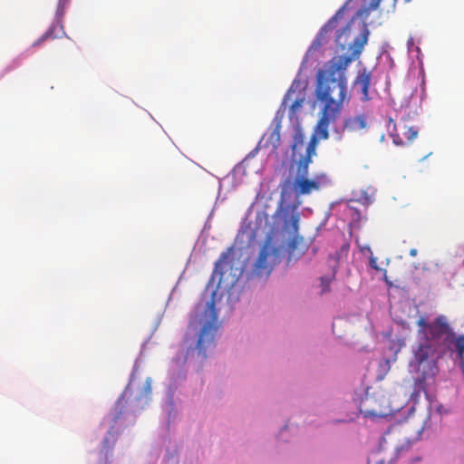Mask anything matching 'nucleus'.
Returning <instances> with one entry per match:
<instances>
[{
    "label": "nucleus",
    "mask_w": 464,
    "mask_h": 464,
    "mask_svg": "<svg viewBox=\"0 0 464 464\" xmlns=\"http://www.w3.org/2000/svg\"><path fill=\"white\" fill-rule=\"evenodd\" d=\"M369 34V29L364 24L361 34L353 43L348 44L347 50L350 53L334 56L327 62L324 69L317 72L314 96L321 105L319 120L306 147L305 155L298 161L296 177L308 175V168L313 156L315 155L318 140L328 139V128L335 124L342 114L343 104L349 102L346 71L349 65L360 57L368 42Z\"/></svg>",
    "instance_id": "obj_1"
},
{
    "label": "nucleus",
    "mask_w": 464,
    "mask_h": 464,
    "mask_svg": "<svg viewBox=\"0 0 464 464\" xmlns=\"http://www.w3.org/2000/svg\"><path fill=\"white\" fill-rule=\"evenodd\" d=\"M418 340L412 346L410 366L420 375L415 380L413 394L426 392L427 386L439 372V360L447 352H456L463 362L464 334L457 335L446 315L440 314L429 321L420 314L416 321Z\"/></svg>",
    "instance_id": "obj_2"
},
{
    "label": "nucleus",
    "mask_w": 464,
    "mask_h": 464,
    "mask_svg": "<svg viewBox=\"0 0 464 464\" xmlns=\"http://www.w3.org/2000/svg\"><path fill=\"white\" fill-rule=\"evenodd\" d=\"M423 427L412 430L410 422L396 423L389 427L382 437L381 450H390L392 453H399L407 450L411 443L417 441L422 432Z\"/></svg>",
    "instance_id": "obj_3"
},
{
    "label": "nucleus",
    "mask_w": 464,
    "mask_h": 464,
    "mask_svg": "<svg viewBox=\"0 0 464 464\" xmlns=\"http://www.w3.org/2000/svg\"><path fill=\"white\" fill-rule=\"evenodd\" d=\"M219 325L215 301L212 299L207 304L203 315L202 329L197 342L198 354H201L203 359L207 357L206 351L215 346V336Z\"/></svg>",
    "instance_id": "obj_4"
},
{
    "label": "nucleus",
    "mask_w": 464,
    "mask_h": 464,
    "mask_svg": "<svg viewBox=\"0 0 464 464\" xmlns=\"http://www.w3.org/2000/svg\"><path fill=\"white\" fill-rule=\"evenodd\" d=\"M281 260V249L274 246L267 239L262 246L254 265L253 272L258 276H268L274 266Z\"/></svg>",
    "instance_id": "obj_5"
},
{
    "label": "nucleus",
    "mask_w": 464,
    "mask_h": 464,
    "mask_svg": "<svg viewBox=\"0 0 464 464\" xmlns=\"http://www.w3.org/2000/svg\"><path fill=\"white\" fill-rule=\"evenodd\" d=\"M280 208L283 212V227L293 236L289 246L294 249L296 244L303 240V238L298 236L300 221L298 208L295 205H287L283 208L281 204Z\"/></svg>",
    "instance_id": "obj_6"
},
{
    "label": "nucleus",
    "mask_w": 464,
    "mask_h": 464,
    "mask_svg": "<svg viewBox=\"0 0 464 464\" xmlns=\"http://www.w3.org/2000/svg\"><path fill=\"white\" fill-rule=\"evenodd\" d=\"M392 126V129L390 130V136L392 139V141L397 146H403L409 143H411L418 136L419 130L414 126H407L406 124L400 123L397 125L393 120L390 119L389 128Z\"/></svg>",
    "instance_id": "obj_7"
},
{
    "label": "nucleus",
    "mask_w": 464,
    "mask_h": 464,
    "mask_svg": "<svg viewBox=\"0 0 464 464\" xmlns=\"http://www.w3.org/2000/svg\"><path fill=\"white\" fill-rule=\"evenodd\" d=\"M69 3V0H60L57 9H56V21L52 24L50 27L46 30V32L41 35L34 43V46L40 45L47 39H55L63 34L65 32L63 30V25L62 24V19L64 14V10L66 5Z\"/></svg>",
    "instance_id": "obj_8"
},
{
    "label": "nucleus",
    "mask_w": 464,
    "mask_h": 464,
    "mask_svg": "<svg viewBox=\"0 0 464 464\" xmlns=\"http://www.w3.org/2000/svg\"><path fill=\"white\" fill-rule=\"evenodd\" d=\"M343 16V9H339L320 29L309 48L310 51H317L329 40L331 34L337 25L338 20Z\"/></svg>",
    "instance_id": "obj_9"
},
{
    "label": "nucleus",
    "mask_w": 464,
    "mask_h": 464,
    "mask_svg": "<svg viewBox=\"0 0 464 464\" xmlns=\"http://www.w3.org/2000/svg\"><path fill=\"white\" fill-rule=\"evenodd\" d=\"M320 188L319 182L308 179L306 177H295L293 189L296 196L308 195L314 190Z\"/></svg>",
    "instance_id": "obj_10"
},
{
    "label": "nucleus",
    "mask_w": 464,
    "mask_h": 464,
    "mask_svg": "<svg viewBox=\"0 0 464 464\" xmlns=\"http://www.w3.org/2000/svg\"><path fill=\"white\" fill-rule=\"evenodd\" d=\"M371 80H372V74L365 68L362 69V71H359V72L354 80V84L360 86L361 92L362 94V99L363 101H368L370 99L369 87L371 84Z\"/></svg>",
    "instance_id": "obj_11"
},
{
    "label": "nucleus",
    "mask_w": 464,
    "mask_h": 464,
    "mask_svg": "<svg viewBox=\"0 0 464 464\" xmlns=\"http://www.w3.org/2000/svg\"><path fill=\"white\" fill-rule=\"evenodd\" d=\"M280 130H281V122L277 121L274 128L267 133L265 134V147H271L274 151H276L280 145Z\"/></svg>",
    "instance_id": "obj_12"
},
{
    "label": "nucleus",
    "mask_w": 464,
    "mask_h": 464,
    "mask_svg": "<svg viewBox=\"0 0 464 464\" xmlns=\"http://www.w3.org/2000/svg\"><path fill=\"white\" fill-rule=\"evenodd\" d=\"M366 120L363 115L348 117L344 120L343 130L354 132L366 128Z\"/></svg>",
    "instance_id": "obj_13"
},
{
    "label": "nucleus",
    "mask_w": 464,
    "mask_h": 464,
    "mask_svg": "<svg viewBox=\"0 0 464 464\" xmlns=\"http://www.w3.org/2000/svg\"><path fill=\"white\" fill-rule=\"evenodd\" d=\"M382 0H363L364 5L357 10L356 16L362 19L367 18L372 11L376 10Z\"/></svg>",
    "instance_id": "obj_14"
},
{
    "label": "nucleus",
    "mask_w": 464,
    "mask_h": 464,
    "mask_svg": "<svg viewBox=\"0 0 464 464\" xmlns=\"http://www.w3.org/2000/svg\"><path fill=\"white\" fill-rule=\"evenodd\" d=\"M351 31V24H348L345 27H343L342 30L337 31L335 42L337 46L341 50H344L350 34Z\"/></svg>",
    "instance_id": "obj_15"
},
{
    "label": "nucleus",
    "mask_w": 464,
    "mask_h": 464,
    "mask_svg": "<svg viewBox=\"0 0 464 464\" xmlns=\"http://www.w3.org/2000/svg\"><path fill=\"white\" fill-rule=\"evenodd\" d=\"M231 252L232 248H228L227 251L221 253L218 260L215 263L214 274H218L220 276H223L224 272L222 270V265L227 263V260L228 259Z\"/></svg>",
    "instance_id": "obj_16"
},
{
    "label": "nucleus",
    "mask_w": 464,
    "mask_h": 464,
    "mask_svg": "<svg viewBox=\"0 0 464 464\" xmlns=\"http://www.w3.org/2000/svg\"><path fill=\"white\" fill-rule=\"evenodd\" d=\"M304 141V135L302 131V130L297 129L295 130L294 136H293V144L291 146L293 155H295L298 149L303 146Z\"/></svg>",
    "instance_id": "obj_17"
},
{
    "label": "nucleus",
    "mask_w": 464,
    "mask_h": 464,
    "mask_svg": "<svg viewBox=\"0 0 464 464\" xmlns=\"http://www.w3.org/2000/svg\"><path fill=\"white\" fill-rule=\"evenodd\" d=\"M127 393H128V392L125 391L123 392V394L119 398V400L117 401V402L115 404L116 413L114 416V421H116L124 411V408H125V404H126L125 397L127 396Z\"/></svg>",
    "instance_id": "obj_18"
},
{
    "label": "nucleus",
    "mask_w": 464,
    "mask_h": 464,
    "mask_svg": "<svg viewBox=\"0 0 464 464\" xmlns=\"http://www.w3.org/2000/svg\"><path fill=\"white\" fill-rule=\"evenodd\" d=\"M335 271H334L332 276H322L321 277V287H322V293H326L330 291V284L334 277Z\"/></svg>",
    "instance_id": "obj_19"
},
{
    "label": "nucleus",
    "mask_w": 464,
    "mask_h": 464,
    "mask_svg": "<svg viewBox=\"0 0 464 464\" xmlns=\"http://www.w3.org/2000/svg\"><path fill=\"white\" fill-rule=\"evenodd\" d=\"M151 393V379L147 378L142 389V396L147 398Z\"/></svg>",
    "instance_id": "obj_20"
},
{
    "label": "nucleus",
    "mask_w": 464,
    "mask_h": 464,
    "mask_svg": "<svg viewBox=\"0 0 464 464\" xmlns=\"http://www.w3.org/2000/svg\"><path fill=\"white\" fill-rule=\"evenodd\" d=\"M304 98L295 99L290 106L291 114H295L296 111L302 106Z\"/></svg>",
    "instance_id": "obj_21"
},
{
    "label": "nucleus",
    "mask_w": 464,
    "mask_h": 464,
    "mask_svg": "<svg viewBox=\"0 0 464 464\" xmlns=\"http://www.w3.org/2000/svg\"><path fill=\"white\" fill-rule=\"evenodd\" d=\"M370 266L376 270V271H382V269L379 267V266L377 265V258L376 257H373L372 256L370 258Z\"/></svg>",
    "instance_id": "obj_22"
},
{
    "label": "nucleus",
    "mask_w": 464,
    "mask_h": 464,
    "mask_svg": "<svg viewBox=\"0 0 464 464\" xmlns=\"http://www.w3.org/2000/svg\"><path fill=\"white\" fill-rule=\"evenodd\" d=\"M291 95H292V92L291 90H289L286 94L285 95L284 97V100H283V105H285L286 102H287V100H291Z\"/></svg>",
    "instance_id": "obj_23"
},
{
    "label": "nucleus",
    "mask_w": 464,
    "mask_h": 464,
    "mask_svg": "<svg viewBox=\"0 0 464 464\" xmlns=\"http://www.w3.org/2000/svg\"><path fill=\"white\" fill-rule=\"evenodd\" d=\"M410 255H411V256H416V255H417V249H414V248H413V249H411V251H410Z\"/></svg>",
    "instance_id": "obj_24"
},
{
    "label": "nucleus",
    "mask_w": 464,
    "mask_h": 464,
    "mask_svg": "<svg viewBox=\"0 0 464 464\" xmlns=\"http://www.w3.org/2000/svg\"><path fill=\"white\" fill-rule=\"evenodd\" d=\"M386 273H387L386 270H383L384 279H385L386 282H388Z\"/></svg>",
    "instance_id": "obj_25"
},
{
    "label": "nucleus",
    "mask_w": 464,
    "mask_h": 464,
    "mask_svg": "<svg viewBox=\"0 0 464 464\" xmlns=\"http://www.w3.org/2000/svg\"><path fill=\"white\" fill-rule=\"evenodd\" d=\"M376 461H379L381 464H384L383 459H377Z\"/></svg>",
    "instance_id": "obj_26"
},
{
    "label": "nucleus",
    "mask_w": 464,
    "mask_h": 464,
    "mask_svg": "<svg viewBox=\"0 0 464 464\" xmlns=\"http://www.w3.org/2000/svg\"><path fill=\"white\" fill-rule=\"evenodd\" d=\"M369 414H371V415H376V413H374V412H369Z\"/></svg>",
    "instance_id": "obj_27"
},
{
    "label": "nucleus",
    "mask_w": 464,
    "mask_h": 464,
    "mask_svg": "<svg viewBox=\"0 0 464 464\" xmlns=\"http://www.w3.org/2000/svg\"><path fill=\"white\" fill-rule=\"evenodd\" d=\"M368 464H372L371 460L368 461Z\"/></svg>",
    "instance_id": "obj_28"
}]
</instances>
